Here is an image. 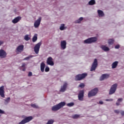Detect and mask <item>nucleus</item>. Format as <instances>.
<instances>
[{
  "mask_svg": "<svg viewBox=\"0 0 124 124\" xmlns=\"http://www.w3.org/2000/svg\"><path fill=\"white\" fill-rule=\"evenodd\" d=\"M66 88H67V83H65L62 87H61V89L60 90V92L63 93L65 91V90H66Z\"/></svg>",
  "mask_w": 124,
  "mask_h": 124,
  "instance_id": "obj_16",
  "label": "nucleus"
},
{
  "mask_svg": "<svg viewBox=\"0 0 124 124\" xmlns=\"http://www.w3.org/2000/svg\"><path fill=\"white\" fill-rule=\"evenodd\" d=\"M114 113L116 114H119L120 113V110H114Z\"/></svg>",
  "mask_w": 124,
  "mask_h": 124,
  "instance_id": "obj_38",
  "label": "nucleus"
},
{
  "mask_svg": "<svg viewBox=\"0 0 124 124\" xmlns=\"http://www.w3.org/2000/svg\"><path fill=\"white\" fill-rule=\"evenodd\" d=\"M37 40V34H35L32 39V42H36Z\"/></svg>",
  "mask_w": 124,
  "mask_h": 124,
  "instance_id": "obj_25",
  "label": "nucleus"
},
{
  "mask_svg": "<svg viewBox=\"0 0 124 124\" xmlns=\"http://www.w3.org/2000/svg\"><path fill=\"white\" fill-rule=\"evenodd\" d=\"M40 68L41 72H44V69H45V63L44 62L41 63Z\"/></svg>",
  "mask_w": 124,
  "mask_h": 124,
  "instance_id": "obj_20",
  "label": "nucleus"
},
{
  "mask_svg": "<svg viewBox=\"0 0 124 124\" xmlns=\"http://www.w3.org/2000/svg\"><path fill=\"white\" fill-rule=\"evenodd\" d=\"M81 21H83V17H80L78 20L76 21V23L79 24Z\"/></svg>",
  "mask_w": 124,
  "mask_h": 124,
  "instance_id": "obj_31",
  "label": "nucleus"
},
{
  "mask_svg": "<svg viewBox=\"0 0 124 124\" xmlns=\"http://www.w3.org/2000/svg\"><path fill=\"white\" fill-rule=\"evenodd\" d=\"M118 101L119 102H121V101H123V98H119V99H118Z\"/></svg>",
  "mask_w": 124,
  "mask_h": 124,
  "instance_id": "obj_42",
  "label": "nucleus"
},
{
  "mask_svg": "<svg viewBox=\"0 0 124 124\" xmlns=\"http://www.w3.org/2000/svg\"><path fill=\"white\" fill-rule=\"evenodd\" d=\"M115 49H119L120 48V45H117L116 46H115Z\"/></svg>",
  "mask_w": 124,
  "mask_h": 124,
  "instance_id": "obj_39",
  "label": "nucleus"
},
{
  "mask_svg": "<svg viewBox=\"0 0 124 124\" xmlns=\"http://www.w3.org/2000/svg\"><path fill=\"white\" fill-rule=\"evenodd\" d=\"M96 41H97V38L95 37H93L84 40V43L85 44H91V43H93V42H96Z\"/></svg>",
  "mask_w": 124,
  "mask_h": 124,
  "instance_id": "obj_3",
  "label": "nucleus"
},
{
  "mask_svg": "<svg viewBox=\"0 0 124 124\" xmlns=\"http://www.w3.org/2000/svg\"><path fill=\"white\" fill-rule=\"evenodd\" d=\"M29 77H31V76H32V73L31 72H30L28 74Z\"/></svg>",
  "mask_w": 124,
  "mask_h": 124,
  "instance_id": "obj_37",
  "label": "nucleus"
},
{
  "mask_svg": "<svg viewBox=\"0 0 124 124\" xmlns=\"http://www.w3.org/2000/svg\"><path fill=\"white\" fill-rule=\"evenodd\" d=\"M98 14L99 17H103V16H104V13H103V11L100 10H98Z\"/></svg>",
  "mask_w": 124,
  "mask_h": 124,
  "instance_id": "obj_23",
  "label": "nucleus"
},
{
  "mask_svg": "<svg viewBox=\"0 0 124 124\" xmlns=\"http://www.w3.org/2000/svg\"><path fill=\"white\" fill-rule=\"evenodd\" d=\"M26 65H27V64H26V63H23L22 66L19 67L20 70H22V71H26V68L25 67Z\"/></svg>",
  "mask_w": 124,
  "mask_h": 124,
  "instance_id": "obj_21",
  "label": "nucleus"
},
{
  "mask_svg": "<svg viewBox=\"0 0 124 124\" xmlns=\"http://www.w3.org/2000/svg\"><path fill=\"white\" fill-rule=\"evenodd\" d=\"M60 30L61 31H63V30H64V24H62L61 26V27H60Z\"/></svg>",
  "mask_w": 124,
  "mask_h": 124,
  "instance_id": "obj_33",
  "label": "nucleus"
},
{
  "mask_svg": "<svg viewBox=\"0 0 124 124\" xmlns=\"http://www.w3.org/2000/svg\"><path fill=\"white\" fill-rule=\"evenodd\" d=\"M21 19H22V18L20 16H17L12 20V23L14 24H16L18 23V22H19Z\"/></svg>",
  "mask_w": 124,
  "mask_h": 124,
  "instance_id": "obj_17",
  "label": "nucleus"
},
{
  "mask_svg": "<svg viewBox=\"0 0 124 124\" xmlns=\"http://www.w3.org/2000/svg\"><path fill=\"white\" fill-rule=\"evenodd\" d=\"M50 71V68L48 67H46L45 68L46 72H48Z\"/></svg>",
  "mask_w": 124,
  "mask_h": 124,
  "instance_id": "obj_36",
  "label": "nucleus"
},
{
  "mask_svg": "<svg viewBox=\"0 0 124 124\" xmlns=\"http://www.w3.org/2000/svg\"><path fill=\"white\" fill-rule=\"evenodd\" d=\"M33 56L32 55H30L27 57H26L24 59H23V61H29V60H30V59H31V58H33Z\"/></svg>",
  "mask_w": 124,
  "mask_h": 124,
  "instance_id": "obj_29",
  "label": "nucleus"
},
{
  "mask_svg": "<svg viewBox=\"0 0 124 124\" xmlns=\"http://www.w3.org/2000/svg\"><path fill=\"white\" fill-rule=\"evenodd\" d=\"M47 64L53 66L54 65V62H53V58L51 57H49L47 58L46 61Z\"/></svg>",
  "mask_w": 124,
  "mask_h": 124,
  "instance_id": "obj_12",
  "label": "nucleus"
},
{
  "mask_svg": "<svg viewBox=\"0 0 124 124\" xmlns=\"http://www.w3.org/2000/svg\"><path fill=\"white\" fill-rule=\"evenodd\" d=\"M63 106H65V102H62L57 105H56L52 107V111H58L61 108H62Z\"/></svg>",
  "mask_w": 124,
  "mask_h": 124,
  "instance_id": "obj_1",
  "label": "nucleus"
},
{
  "mask_svg": "<svg viewBox=\"0 0 124 124\" xmlns=\"http://www.w3.org/2000/svg\"><path fill=\"white\" fill-rule=\"evenodd\" d=\"M106 101H113V99H106Z\"/></svg>",
  "mask_w": 124,
  "mask_h": 124,
  "instance_id": "obj_40",
  "label": "nucleus"
},
{
  "mask_svg": "<svg viewBox=\"0 0 124 124\" xmlns=\"http://www.w3.org/2000/svg\"><path fill=\"white\" fill-rule=\"evenodd\" d=\"M98 65V63L97 62V59H95L93 63H92V67L91 68V71H93L96 69V67H97V65Z\"/></svg>",
  "mask_w": 124,
  "mask_h": 124,
  "instance_id": "obj_7",
  "label": "nucleus"
},
{
  "mask_svg": "<svg viewBox=\"0 0 124 124\" xmlns=\"http://www.w3.org/2000/svg\"><path fill=\"white\" fill-rule=\"evenodd\" d=\"M74 105V103L73 102L68 103L67 104V106H68V107H72V106H73Z\"/></svg>",
  "mask_w": 124,
  "mask_h": 124,
  "instance_id": "obj_32",
  "label": "nucleus"
},
{
  "mask_svg": "<svg viewBox=\"0 0 124 124\" xmlns=\"http://www.w3.org/2000/svg\"><path fill=\"white\" fill-rule=\"evenodd\" d=\"M118 63L119 62L117 61L113 62L111 64V68H112V69L116 68V67L118 66Z\"/></svg>",
  "mask_w": 124,
  "mask_h": 124,
  "instance_id": "obj_18",
  "label": "nucleus"
},
{
  "mask_svg": "<svg viewBox=\"0 0 124 124\" xmlns=\"http://www.w3.org/2000/svg\"><path fill=\"white\" fill-rule=\"evenodd\" d=\"M0 95L1 97L4 98V86H2L0 87Z\"/></svg>",
  "mask_w": 124,
  "mask_h": 124,
  "instance_id": "obj_13",
  "label": "nucleus"
},
{
  "mask_svg": "<svg viewBox=\"0 0 124 124\" xmlns=\"http://www.w3.org/2000/svg\"><path fill=\"white\" fill-rule=\"evenodd\" d=\"M98 92V89L95 88L93 90L90 91L88 93V97H92V96H94V95H96L97 93Z\"/></svg>",
  "mask_w": 124,
  "mask_h": 124,
  "instance_id": "obj_4",
  "label": "nucleus"
},
{
  "mask_svg": "<svg viewBox=\"0 0 124 124\" xmlns=\"http://www.w3.org/2000/svg\"><path fill=\"white\" fill-rule=\"evenodd\" d=\"M2 44H3V42L0 41V45H1Z\"/></svg>",
  "mask_w": 124,
  "mask_h": 124,
  "instance_id": "obj_45",
  "label": "nucleus"
},
{
  "mask_svg": "<svg viewBox=\"0 0 124 124\" xmlns=\"http://www.w3.org/2000/svg\"><path fill=\"white\" fill-rule=\"evenodd\" d=\"M0 117H1V115L0 114Z\"/></svg>",
  "mask_w": 124,
  "mask_h": 124,
  "instance_id": "obj_47",
  "label": "nucleus"
},
{
  "mask_svg": "<svg viewBox=\"0 0 124 124\" xmlns=\"http://www.w3.org/2000/svg\"><path fill=\"white\" fill-rule=\"evenodd\" d=\"M89 5H93V4H95V0H91L89 2Z\"/></svg>",
  "mask_w": 124,
  "mask_h": 124,
  "instance_id": "obj_28",
  "label": "nucleus"
},
{
  "mask_svg": "<svg viewBox=\"0 0 124 124\" xmlns=\"http://www.w3.org/2000/svg\"><path fill=\"white\" fill-rule=\"evenodd\" d=\"M78 100L83 101L84 98V90H81L78 95Z\"/></svg>",
  "mask_w": 124,
  "mask_h": 124,
  "instance_id": "obj_11",
  "label": "nucleus"
},
{
  "mask_svg": "<svg viewBox=\"0 0 124 124\" xmlns=\"http://www.w3.org/2000/svg\"><path fill=\"white\" fill-rule=\"evenodd\" d=\"M61 46L62 49H63V50H64V49L66 48V41L64 40L61 41Z\"/></svg>",
  "mask_w": 124,
  "mask_h": 124,
  "instance_id": "obj_15",
  "label": "nucleus"
},
{
  "mask_svg": "<svg viewBox=\"0 0 124 124\" xmlns=\"http://www.w3.org/2000/svg\"><path fill=\"white\" fill-rule=\"evenodd\" d=\"M117 87H118V84L117 83H115L113 85H112L109 90V94H113V93H115V92L117 91Z\"/></svg>",
  "mask_w": 124,
  "mask_h": 124,
  "instance_id": "obj_6",
  "label": "nucleus"
},
{
  "mask_svg": "<svg viewBox=\"0 0 124 124\" xmlns=\"http://www.w3.org/2000/svg\"><path fill=\"white\" fill-rule=\"evenodd\" d=\"M114 42H115V40H114V39H109L108 40V45H113Z\"/></svg>",
  "mask_w": 124,
  "mask_h": 124,
  "instance_id": "obj_24",
  "label": "nucleus"
},
{
  "mask_svg": "<svg viewBox=\"0 0 124 124\" xmlns=\"http://www.w3.org/2000/svg\"><path fill=\"white\" fill-rule=\"evenodd\" d=\"M121 114L122 116H124V111H122L121 112Z\"/></svg>",
  "mask_w": 124,
  "mask_h": 124,
  "instance_id": "obj_44",
  "label": "nucleus"
},
{
  "mask_svg": "<svg viewBox=\"0 0 124 124\" xmlns=\"http://www.w3.org/2000/svg\"><path fill=\"white\" fill-rule=\"evenodd\" d=\"M41 17H39V18L38 19H37L34 23V27L35 28H38V27H39V26H40V23L41 22Z\"/></svg>",
  "mask_w": 124,
  "mask_h": 124,
  "instance_id": "obj_9",
  "label": "nucleus"
},
{
  "mask_svg": "<svg viewBox=\"0 0 124 124\" xmlns=\"http://www.w3.org/2000/svg\"><path fill=\"white\" fill-rule=\"evenodd\" d=\"M31 107H33V108H35L36 109H37L38 108V106H36L35 104H31Z\"/></svg>",
  "mask_w": 124,
  "mask_h": 124,
  "instance_id": "obj_35",
  "label": "nucleus"
},
{
  "mask_svg": "<svg viewBox=\"0 0 124 124\" xmlns=\"http://www.w3.org/2000/svg\"><path fill=\"white\" fill-rule=\"evenodd\" d=\"M4 100H5L4 104H5V105H7V104H8V103L10 102V97H8Z\"/></svg>",
  "mask_w": 124,
  "mask_h": 124,
  "instance_id": "obj_26",
  "label": "nucleus"
},
{
  "mask_svg": "<svg viewBox=\"0 0 124 124\" xmlns=\"http://www.w3.org/2000/svg\"><path fill=\"white\" fill-rule=\"evenodd\" d=\"M116 105H117V106H119L120 105V103H116Z\"/></svg>",
  "mask_w": 124,
  "mask_h": 124,
  "instance_id": "obj_46",
  "label": "nucleus"
},
{
  "mask_svg": "<svg viewBox=\"0 0 124 124\" xmlns=\"http://www.w3.org/2000/svg\"><path fill=\"white\" fill-rule=\"evenodd\" d=\"M41 42H39L38 44H36L34 47V51L35 54H38L39 53V50L40 49V46H41Z\"/></svg>",
  "mask_w": 124,
  "mask_h": 124,
  "instance_id": "obj_8",
  "label": "nucleus"
},
{
  "mask_svg": "<svg viewBox=\"0 0 124 124\" xmlns=\"http://www.w3.org/2000/svg\"><path fill=\"white\" fill-rule=\"evenodd\" d=\"M88 76V74L87 73H82L81 74H78L75 76V81H81L83 79H85V77Z\"/></svg>",
  "mask_w": 124,
  "mask_h": 124,
  "instance_id": "obj_2",
  "label": "nucleus"
},
{
  "mask_svg": "<svg viewBox=\"0 0 124 124\" xmlns=\"http://www.w3.org/2000/svg\"><path fill=\"white\" fill-rule=\"evenodd\" d=\"M98 104H103V101H100L99 102V103H98Z\"/></svg>",
  "mask_w": 124,
  "mask_h": 124,
  "instance_id": "obj_43",
  "label": "nucleus"
},
{
  "mask_svg": "<svg viewBox=\"0 0 124 124\" xmlns=\"http://www.w3.org/2000/svg\"><path fill=\"white\" fill-rule=\"evenodd\" d=\"M24 50V45H20L17 46L16 48V51L17 52H21Z\"/></svg>",
  "mask_w": 124,
  "mask_h": 124,
  "instance_id": "obj_19",
  "label": "nucleus"
},
{
  "mask_svg": "<svg viewBox=\"0 0 124 124\" xmlns=\"http://www.w3.org/2000/svg\"><path fill=\"white\" fill-rule=\"evenodd\" d=\"M72 119H79V118H80V115L75 114L72 116Z\"/></svg>",
  "mask_w": 124,
  "mask_h": 124,
  "instance_id": "obj_27",
  "label": "nucleus"
},
{
  "mask_svg": "<svg viewBox=\"0 0 124 124\" xmlns=\"http://www.w3.org/2000/svg\"><path fill=\"white\" fill-rule=\"evenodd\" d=\"M24 39L26 41H29V40H30V38L29 37V35H26L24 36Z\"/></svg>",
  "mask_w": 124,
  "mask_h": 124,
  "instance_id": "obj_30",
  "label": "nucleus"
},
{
  "mask_svg": "<svg viewBox=\"0 0 124 124\" xmlns=\"http://www.w3.org/2000/svg\"><path fill=\"white\" fill-rule=\"evenodd\" d=\"M110 77V74H104L100 78V81H103L105 79H108Z\"/></svg>",
  "mask_w": 124,
  "mask_h": 124,
  "instance_id": "obj_10",
  "label": "nucleus"
},
{
  "mask_svg": "<svg viewBox=\"0 0 124 124\" xmlns=\"http://www.w3.org/2000/svg\"><path fill=\"white\" fill-rule=\"evenodd\" d=\"M32 116H28L25 117L23 120H22L20 122L18 123V124H27V123H29L32 120Z\"/></svg>",
  "mask_w": 124,
  "mask_h": 124,
  "instance_id": "obj_5",
  "label": "nucleus"
},
{
  "mask_svg": "<svg viewBox=\"0 0 124 124\" xmlns=\"http://www.w3.org/2000/svg\"><path fill=\"white\" fill-rule=\"evenodd\" d=\"M79 88H81V89H82V88H84L85 87V84L83 83H81L79 86H78Z\"/></svg>",
  "mask_w": 124,
  "mask_h": 124,
  "instance_id": "obj_34",
  "label": "nucleus"
},
{
  "mask_svg": "<svg viewBox=\"0 0 124 124\" xmlns=\"http://www.w3.org/2000/svg\"><path fill=\"white\" fill-rule=\"evenodd\" d=\"M101 49L103 50V51H109L110 48L109 47L105 46H101Z\"/></svg>",
  "mask_w": 124,
  "mask_h": 124,
  "instance_id": "obj_22",
  "label": "nucleus"
},
{
  "mask_svg": "<svg viewBox=\"0 0 124 124\" xmlns=\"http://www.w3.org/2000/svg\"><path fill=\"white\" fill-rule=\"evenodd\" d=\"M0 114H4V111L0 109Z\"/></svg>",
  "mask_w": 124,
  "mask_h": 124,
  "instance_id": "obj_41",
  "label": "nucleus"
},
{
  "mask_svg": "<svg viewBox=\"0 0 124 124\" xmlns=\"http://www.w3.org/2000/svg\"><path fill=\"white\" fill-rule=\"evenodd\" d=\"M6 52L3 49L0 50V57L2 58H6Z\"/></svg>",
  "mask_w": 124,
  "mask_h": 124,
  "instance_id": "obj_14",
  "label": "nucleus"
}]
</instances>
